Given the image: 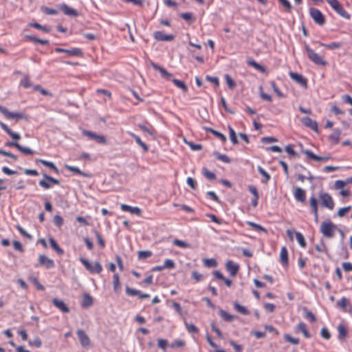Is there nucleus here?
Here are the masks:
<instances>
[{
    "label": "nucleus",
    "mask_w": 352,
    "mask_h": 352,
    "mask_svg": "<svg viewBox=\"0 0 352 352\" xmlns=\"http://www.w3.org/2000/svg\"><path fill=\"white\" fill-rule=\"evenodd\" d=\"M173 82L174 83V85L175 86H177L179 89H181L184 91H186L188 90L187 86L183 81L174 78V79H173Z\"/></svg>",
    "instance_id": "43"
},
{
    "label": "nucleus",
    "mask_w": 352,
    "mask_h": 352,
    "mask_svg": "<svg viewBox=\"0 0 352 352\" xmlns=\"http://www.w3.org/2000/svg\"><path fill=\"white\" fill-rule=\"evenodd\" d=\"M38 264L45 266L47 269L54 267V262L52 259L47 257L45 255L41 254L38 257Z\"/></svg>",
    "instance_id": "15"
},
{
    "label": "nucleus",
    "mask_w": 352,
    "mask_h": 352,
    "mask_svg": "<svg viewBox=\"0 0 352 352\" xmlns=\"http://www.w3.org/2000/svg\"><path fill=\"white\" fill-rule=\"evenodd\" d=\"M289 75L293 80L300 85L302 87L306 88L307 87V81L301 74L290 72Z\"/></svg>",
    "instance_id": "13"
},
{
    "label": "nucleus",
    "mask_w": 352,
    "mask_h": 352,
    "mask_svg": "<svg viewBox=\"0 0 352 352\" xmlns=\"http://www.w3.org/2000/svg\"><path fill=\"white\" fill-rule=\"evenodd\" d=\"M203 175L209 180H214L216 178L215 174L206 168H203Z\"/></svg>",
    "instance_id": "47"
},
{
    "label": "nucleus",
    "mask_w": 352,
    "mask_h": 352,
    "mask_svg": "<svg viewBox=\"0 0 352 352\" xmlns=\"http://www.w3.org/2000/svg\"><path fill=\"white\" fill-rule=\"evenodd\" d=\"M301 122L307 127L310 128L314 131H318V123L309 117H305L301 119Z\"/></svg>",
    "instance_id": "19"
},
{
    "label": "nucleus",
    "mask_w": 352,
    "mask_h": 352,
    "mask_svg": "<svg viewBox=\"0 0 352 352\" xmlns=\"http://www.w3.org/2000/svg\"><path fill=\"white\" fill-rule=\"evenodd\" d=\"M280 261L283 265L288 264V253L286 247H282L280 252Z\"/></svg>",
    "instance_id": "28"
},
{
    "label": "nucleus",
    "mask_w": 352,
    "mask_h": 352,
    "mask_svg": "<svg viewBox=\"0 0 352 352\" xmlns=\"http://www.w3.org/2000/svg\"><path fill=\"white\" fill-rule=\"evenodd\" d=\"M92 304H93L92 297L87 294H84L82 306L84 307H90Z\"/></svg>",
    "instance_id": "33"
},
{
    "label": "nucleus",
    "mask_w": 352,
    "mask_h": 352,
    "mask_svg": "<svg viewBox=\"0 0 352 352\" xmlns=\"http://www.w3.org/2000/svg\"><path fill=\"white\" fill-rule=\"evenodd\" d=\"M319 199L323 207L332 210L334 208V201L331 196L327 192H321L319 194Z\"/></svg>",
    "instance_id": "6"
},
{
    "label": "nucleus",
    "mask_w": 352,
    "mask_h": 352,
    "mask_svg": "<svg viewBox=\"0 0 352 352\" xmlns=\"http://www.w3.org/2000/svg\"><path fill=\"white\" fill-rule=\"evenodd\" d=\"M7 146L16 148L18 151L25 155H32L34 151L28 147H24L20 145L17 142H8L5 144Z\"/></svg>",
    "instance_id": "11"
},
{
    "label": "nucleus",
    "mask_w": 352,
    "mask_h": 352,
    "mask_svg": "<svg viewBox=\"0 0 352 352\" xmlns=\"http://www.w3.org/2000/svg\"><path fill=\"white\" fill-rule=\"evenodd\" d=\"M320 336L325 340H329L331 338V333L326 327L322 328Z\"/></svg>",
    "instance_id": "64"
},
{
    "label": "nucleus",
    "mask_w": 352,
    "mask_h": 352,
    "mask_svg": "<svg viewBox=\"0 0 352 352\" xmlns=\"http://www.w3.org/2000/svg\"><path fill=\"white\" fill-rule=\"evenodd\" d=\"M128 134L134 138L137 144H138L144 150V151H148V146L142 141L139 136L136 135L135 133L132 132H128Z\"/></svg>",
    "instance_id": "25"
},
{
    "label": "nucleus",
    "mask_w": 352,
    "mask_h": 352,
    "mask_svg": "<svg viewBox=\"0 0 352 352\" xmlns=\"http://www.w3.org/2000/svg\"><path fill=\"white\" fill-rule=\"evenodd\" d=\"M309 204L311 208V212L314 215L316 222L318 221V200L316 197L313 195L309 199Z\"/></svg>",
    "instance_id": "17"
},
{
    "label": "nucleus",
    "mask_w": 352,
    "mask_h": 352,
    "mask_svg": "<svg viewBox=\"0 0 352 352\" xmlns=\"http://www.w3.org/2000/svg\"><path fill=\"white\" fill-rule=\"evenodd\" d=\"M247 224L249 225L250 226H251L252 228H253L254 229H255L256 230H258V231H263V232H266V230L262 227L261 225H258L256 223H254V222H251V221H247Z\"/></svg>",
    "instance_id": "58"
},
{
    "label": "nucleus",
    "mask_w": 352,
    "mask_h": 352,
    "mask_svg": "<svg viewBox=\"0 0 352 352\" xmlns=\"http://www.w3.org/2000/svg\"><path fill=\"white\" fill-rule=\"evenodd\" d=\"M338 339L342 340L344 339L347 333L346 329L343 324H339L338 327Z\"/></svg>",
    "instance_id": "36"
},
{
    "label": "nucleus",
    "mask_w": 352,
    "mask_h": 352,
    "mask_svg": "<svg viewBox=\"0 0 352 352\" xmlns=\"http://www.w3.org/2000/svg\"><path fill=\"white\" fill-rule=\"evenodd\" d=\"M228 129H229L230 138L231 142L234 144H237L238 143V140H237V138H236V135L235 131H234V129L231 126H229Z\"/></svg>",
    "instance_id": "54"
},
{
    "label": "nucleus",
    "mask_w": 352,
    "mask_h": 352,
    "mask_svg": "<svg viewBox=\"0 0 352 352\" xmlns=\"http://www.w3.org/2000/svg\"><path fill=\"white\" fill-rule=\"evenodd\" d=\"M43 176L44 177V179L40 180L38 182V184L40 186L43 188L44 189H49L52 187V184H59L60 182L51 177L47 175L46 173H43Z\"/></svg>",
    "instance_id": "7"
},
{
    "label": "nucleus",
    "mask_w": 352,
    "mask_h": 352,
    "mask_svg": "<svg viewBox=\"0 0 352 352\" xmlns=\"http://www.w3.org/2000/svg\"><path fill=\"white\" fill-rule=\"evenodd\" d=\"M192 278L195 280L196 283H198L203 280L204 276L197 271H193L192 272Z\"/></svg>",
    "instance_id": "62"
},
{
    "label": "nucleus",
    "mask_w": 352,
    "mask_h": 352,
    "mask_svg": "<svg viewBox=\"0 0 352 352\" xmlns=\"http://www.w3.org/2000/svg\"><path fill=\"white\" fill-rule=\"evenodd\" d=\"M157 346L159 348L162 349L164 351H166V349H167V346H168V341L165 339H158Z\"/></svg>",
    "instance_id": "55"
},
{
    "label": "nucleus",
    "mask_w": 352,
    "mask_h": 352,
    "mask_svg": "<svg viewBox=\"0 0 352 352\" xmlns=\"http://www.w3.org/2000/svg\"><path fill=\"white\" fill-rule=\"evenodd\" d=\"M336 226L329 220L322 223L320 230L321 233L327 238H332L334 236Z\"/></svg>",
    "instance_id": "3"
},
{
    "label": "nucleus",
    "mask_w": 352,
    "mask_h": 352,
    "mask_svg": "<svg viewBox=\"0 0 352 352\" xmlns=\"http://www.w3.org/2000/svg\"><path fill=\"white\" fill-rule=\"evenodd\" d=\"M25 38L34 43H40L41 45H47L49 43L48 40H43V39L37 38H36L33 36H30V35L25 36Z\"/></svg>",
    "instance_id": "38"
},
{
    "label": "nucleus",
    "mask_w": 352,
    "mask_h": 352,
    "mask_svg": "<svg viewBox=\"0 0 352 352\" xmlns=\"http://www.w3.org/2000/svg\"><path fill=\"white\" fill-rule=\"evenodd\" d=\"M113 290L118 292L120 289V278L118 274L116 273L113 275Z\"/></svg>",
    "instance_id": "46"
},
{
    "label": "nucleus",
    "mask_w": 352,
    "mask_h": 352,
    "mask_svg": "<svg viewBox=\"0 0 352 352\" xmlns=\"http://www.w3.org/2000/svg\"><path fill=\"white\" fill-rule=\"evenodd\" d=\"M153 67L159 71L162 75V77L170 80L172 77V74L169 73L167 70H166L164 68L156 65V64H152Z\"/></svg>",
    "instance_id": "27"
},
{
    "label": "nucleus",
    "mask_w": 352,
    "mask_h": 352,
    "mask_svg": "<svg viewBox=\"0 0 352 352\" xmlns=\"http://www.w3.org/2000/svg\"><path fill=\"white\" fill-rule=\"evenodd\" d=\"M65 167L72 171V172H74L76 174H78L80 175H82V176H86V174L85 173H83L82 171L80 170V169L78 167H76V166H69V165H67V164H65Z\"/></svg>",
    "instance_id": "45"
},
{
    "label": "nucleus",
    "mask_w": 352,
    "mask_h": 352,
    "mask_svg": "<svg viewBox=\"0 0 352 352\" xmlns=\"http://www.w3.org/2000/svg\"><path fill=\"white\" fill-rule=\"evenodd\" d=\"M122 211L129 212L131 214L140 216L142 214L141 209L138 207H133L126 204H122L120 206Z\"/></svg>",
    "instance_id": "21"
},
{
    "label": "nucleus",
    "mask_w": 352,
    "mask_h": 352,
    "mask_svg": "<svg viewBox=\"0 0 352 352\" xmlns=\"http://www.w3.org/2000/svg\"><path fill=\"white\" fill-rule=\"evenodd\" d=\"M82 134L84 135L87 136V138H89V139L96 140L98 143H100V144H106L107 143L106 138L104 135H98L97 133H96L94 132L87 131V130H83Z\"/></svg>",
    "instance_id": "9"
},
{
    "label": "nucleus",
    "mask_w": 352,
    "mask_h": 352,
    "mask_svg": "<svg viewBox=\"0 0 352 352\" xmlns=\"http://www.w3.org/2000/svg\"><path fill=\"white\" fill-rule=\"evenodd\" d=\"M303 310L305 312V317L306 319L309 320L310 322H312L316 321V317L311 311L307 310V309L305 307L303 308Z\"/></svg>",
    "instance_id": "52"
},
{
    "label": "nucleus",
    "mask_w": 352,
    "mask_h": 352,
    "mask_svg": "<svg viewBox=\"0 0 352 352\" xmlns=\"http://www.w3.org/2000/svg\"><path fill=\"white\" fill-rule=\"evenodd\" d=\"M329 6L342 17L349 19L350 14L343 8L338 0H326Z\"/></svg>",
    "instance_id": "4"
},
{
    "label": "nucleus",
    "mask_w": 352,
    "mask_h": 352,
    "mask_svg": "<svg viewBox=\"0 0 352 352\" xmlns=\"http://www.w3.org/2000/svg\"><path fill=\"white\" fill-rule=\"evenodd\" d=\"M153 37L158 41H173L175 36L172 34H165L161 31H156L153 33Z\"/></svg>",
    "instance_id": "16"
},
{
    "label": "nucleus",
    "mask_w": 352,
    "mask_h": 352,
    "mask_svg": "<svg viewBox=\"0 0 352 352\" xmlns=\"http://www.w3.org/2000/svg\"><path fill=\"white\" fill-rule=\"evenodd\" d=\"M337 306L343 311L352 313V305L346 297H342L337 302Z\"/></svg>",
    "instance_id": "10"
},
{
    "label": "nucleus",
    "mask_w": 352,
    "mask_h": 352,
    "mask_svg": "<svg viewBox=\"0 0 352 352\" xmlns=\"http://www.w3.org/2000/svg\"><path fill=\"white\" fill-rule=\"evenodd\" d=\"M295 235H296V241H298L299 245L301 247L305 248L306 246V242H305L303 235L299 232H296Z\"/></svg>",
    "instance_id": "41"
},
{
    "label": "nucleus",
    "mask_w": 352,
    "mask_h": 352,
    "mask_svg": "<svg viewBox=\"0 0 352 352\" xmlns=\"http://www.w3.org/2000/svg\"><path fill=\"white\" fill-rule=\"evenodd\" d=\"M36 162H38L41 163L43 165L50 168V169H52L53 171H54L56 173H59V170L57 168V167L52 162H49V161H47L45 160H41V159L36 160Z\"/></svg>",
    "instance_id": "30"
},
{
    "label": "nucleus",
    "mask_w": 352,
    "mask_h": 352,
    "mask_svg": "<svg viewBox=\"0 0 352 352\" xmlns=\"http://www.w3.org/2000/svg\"><path fill=\"white\" fill-rule=\"evenodd\" d=\"M80 261L86 268V270L91 274H100L102 271V266L98 261L92 264L85 258H80Z\"/></svg>",
    "instance_id": "2"
},
{
    "label": "nucleus",
    "mask_w": 352,
    "mask_h": 352,
    "mask_svg": "<svg viewBox=\"0 0 352 352\" xmlns=\"http://www.w3.org/2000/svg\"><path fill=\"white\" fill-rule=\"evenodd\" d=\"M126 293L130 296H138L141 294V291L130 288L129 287H126Z\"/></svg>",
    "instance_id": "50"
},
{
    "label": "nucleus",
    "mask_w": 352,
    "mask_h": 352,
    "mask_svg": "<svg viewBox=\"0 0 352 352\" xmlns=\"http://www.w3.org/2000/svg\"><path fill=\"white\" fill-rule=\"evenodd\" d=\"M6 118L9 120H21L25 118V115L23 113L19 112H11L8 111Z\"/></svg>",
    "instance_id": "26"
},
{
    "label": "nucleus",
    "mask_w": 352,
    "mask_h": 352,
    "mask_svg": "<svg viewBox=\"0 0 352 352\" xmlns=\"http://www.w3.org/2000/svg\"><path fill=\"white\" fill-rule=\"evenodd\" d=\"M257 169H258V173L263 177V179H262V182L263 183L268 182L271 179L270 175L260 166H258L257 167Z\"/></svg>",
    "instance_id": "31"
},
{
    "label": "nucleus",
    "mask_w": 352,
    "mask_h": 352,
    "mask_svg": "<svg viewBox=\"0 0 352 352\" xmlns=\"http://www.w3.org/2000/svg\"><path fill=\"white\" fill-rule=\"evenodd\" d=\"M319 45L320 46L325 47L329 50L338 49V48H340L342 45L340 43H336V42H333V43H328V44L319 43Z\"/></svg>",
    "instance_id": "39"
},
{
    "label": "nucleus",
    "mask_w": 352,
    "mask_h": 352,
    "mask_svg": "<svg viewBox=\"0 0 352 352\" xmlns=\"http://www.w3.org/2000/svg\"><path fill=\"white\" fill-rule=\"evenodd\" d=\"M351 207L350 206L340 208L338 211V216L340 217H344L351 210Z\"/></svg>",
    "instance_id": "63"
},
{
    "label": "nucleus",
    "mask_w": 352,
    "mask_h": 352,
    "mask_svg": "<svg viewBox=\"0 0 352 352\" xmlns=\"http://www.w3.org/2000/svg\"><path fill=\"white\" fill-rule=\"evenodd\" d=\"M309 12L310 16L316 24L322 26L325 23V16L320 10L315 8H310Z\"/></svg>",
    "instance_id": "5"
},
{
    "label": "nucleus",
    "mask_w": 352,
    "mask_h": 352,
    "mask_svg": "<svg viewBox=\"0 0 352 352\" xmlns=\"http://www.w3.org/2000/svg\"><path fill=\"white\" fill-rule=\"evenodd\" d=\"M234 309L239 313L243 315H248L250 314L249 311L243 306L241 305L238 302L234 303Z\"/></svg>",
    "instance_id": "37"
},
{
    "label": "nucleus",
    "mask_w": 352,
    "mask_h": 352,
    "mask_svg": "<svg viewBox=\"0 0 352 352\" xmlns=\"http://www.w3.org/2000/svg\"><path fill=\"white\" fill-rule=\"evenodd\" d=\"M304 153L309 158L315 161H326L327 160V157H322L318 156L315 155L310 150H305L304 151Z\"/></svg>",
    "instance_id": "29"
},
{
    "label": "nucleus",
    "mask_w": 352,
    "mask_h": 352,
    "mask_svg": "<svg viewBox=\"0 0 352 352\" xmlns=\"http://www.w3.org/2000/svg\"><path fill=\"white\" fill-rule=\"evenodd\" d=\"M151 255H152V252L149 250L140 251L138 252V257L140 259L141 258H142V259L147 258L150 257Z\"/></svg>",
    "instance_id": "60"
},
{
    "label": "nucleus",
    "mask_w": 352,
    "mask_h": 352,
    "mask_svg": "<svg viewBox=\"0 0 352 352\" xmlns=\"http://www.w3.org/2000/svg\"><path fill=\"white\" fill-rule=\"evenodd\" d=\"M52 303L56 308L59 309L63 313H68L69 311L68 307L62 300L54 298L52 300Z\"/></svg>",
    "instance_id": "22"
},
{
    "label": "nucleus",
    "mask_w": 352,
    "mask_h": 352,
    "mask_svg": "<svg viewBox=\"0 0 352 352\" xmlns=\"http://www.w3.org/2000/svg\"><path fill=\"white\" fill-rule=\"evenodd\" d=\"M173 244L176 246H178L179 248H190V244L184 241H181L179 239H175L173 241Z\"/></svg>",
    "instance_id": "49"
},
{
    "label": "nucleus",
    "mask_w": 352,
    "mask_h": 352,
    "mask_svg": "<svg viewBox=\"0 0 352 352\" xmlns=\"http://www.w3.org/2000/svg\"><path fill=\"white\" fill-rule=\"evenodd\" d=\"M284 339L291 343V344H298L299 342H300V340L298 338H293L292 336H291L289 334H285L284 335Z\"/></svg>",
    "instance_id": "48"
},
{
    "label": "nucleus",
    "mask_w": 352,
    "mask_h": 352,
    "mask_svg": "<svg viewBox=\"0 0 352 352\" xmlns=\"http://www.w3.org/2000/svg\"><path fill=\"white\" fill-rule=\"evenodd\" d=\"M54 223L57 227L60 228L63 225L64 220L62 217L56 215L54 217Z\"/></svg>",
    "instance_id": "59"
},
{
    "label": "nucleus",
    "mask_w": 352,
    "mask_h": 352,
    "mask_svg": "<svg viewBox=\"0 0 352 352\" xmlns=\"http://www.w3.org/2000/svg\"><path fill=\"white\" fill-rule=\"evenodd\" d=\"M57 53H67L71 56H82V52L80 49L77 47H73L72 49H63L57 47L55 49Z\"/></svg>",
    "instance_id": "12"
},
{
    "label": "nucleus",
    "mask_w": 352,
    "mask_h": 352,
    "mask_svg": "<svg viewBox=\"0 0 352 352\" xmlns=\"http://www.w3.org/2000/svg\"><path fill=\"white\" fill-rule=\"evenodd\" d=\"M164 268L173 269L175 267V263L171 259H166L163 264Z\"/></svg>",
    "instance_id": "61"
},
{
    "label": "nucleus",
    "mask_w": 352,
    "mask_h": 352,
    "mask_svg": "<svg viewBox=\"0 0 352 352\" xmlns=\"http://www.w3.org/2000/svg\"><path fill=\"white\" fill-rule=\"evenodd\" d=\"M76 334L78 336V340L80 342L81 346L83 348H89L91 346V341L89 336L86 334V333L82 330L78 329L76 331Z\"/></svg>",
    "instance_id": "8"
},
{
    "label": "nucleus",
    "mask_w": 352,
    "mask_h": 352,
    "mask_svg": "<svg viewBox=\"0 0 352 352\" xmlns=\"http://www.w3.org/2000/svg\"><path fill=\"white\" fill-rule=\"evenodd\" d=\"M20 85L24 88H29L32 86V83L28 76H25L20 81Z\"/></svg>",
    "instance_id": "51"
},
{
    "label": "nucleus",
    "mask_w": 352,
    "mask_h": 352,
    "mask_svg": "<svg viewBox=\"0 0 352 352\" xmlns=\"http://www.w3.org/2000/svg\"><path fill=\"white\" fill-rule=\"evenodd\" d=\"M226 269L230 276H235L239 270V265L230 260L226 263Z\"/></svg>",
    "instance_id": "14"
},
{
    "label": "nucleus",
    "mask_w": 352,
    "mask_h": 352,
    "mask_svg": "<svg viewBox=\"0 0 352 352\" xmlns=\"http://www.w3.org/2000/svg\"><path fill=\"white\" fill-rule=\"evenodd\" d=\"M185 327L189 333H197L199 331L198 328L192 324H189L185 322Z\"/></svg>",
    "instance_id": "56"
},
{
    "label": "nucleus",
    "mask_w": 352,
    "mask_h": 352,
    "mask_svg": "<svg viewBox=\"0 0 352 352\" xmlns=\"http://www.w3.org/2000/svg\"><path fill=\"white\" fill-rule=\"evenodd\" d=\"M206 130L207 131L210 132L214 135H215L217 138H219L223 142H225L226 141V137L222 134L221 133L217 131L212 129L210 128H206Z\"/></svg>",
    "instance_id": "35"
},
{
    "label": "nucleus",
    "mask_w": 352,
    "mask_h": 352,
    "mask_svg": "<svg viewBox=\"0 0 352 352\" xmlns=\"http://www.w3.org/2000/svg\"><path fill=\"white\" fill-rule=\"evenodd\" d=\"M203 263L207 267H214L217 265V262L214 258H205L203 260Z\"/></svg>",
    "instance_id": "40"
},
{
    "label": "nucleus",
    "mask_w": 352,
    "mask_h": 352,
    "mask_svg": "<svg viewBox=\"0 0 352 352\" xmlns=\"http://www.w3.org/2000/svg\"><path fill=\"white\" fill-rule=\"evenodd\" d=\"M247 224L249 225L250 226H251L252 228H253L254 229H255L256 230H258V231H263V232H266V230L262 227L261 225H258L256 223H254V222H251V221H247Z\"/></svg>",
    "instance_id": "57"
},
{
    "label": "nucleus",
    "mask_w": 352,
    "mask_h": 352,
    "mask_svg": "<svg viewBox=\"0 0 352 352\" xmlns=\"http://www.w3.org/2000/svg\"><path fill=\"white\" fill-rule=\"evenodd\" d=\"M296 332H300L305 338H311V333L307 329V324L303 322H300L296 327Z\"/></svg>",
    "instance_id": "18"
},
{
    "label": "nucleus",
    "mask_w": 352,
    "mask_h": 352,
    "mask_svg": "<svg viewBox=\"0 0 352 352\" xmlns=\"http://www.w3.org/2000/svg\"><path fill=\"white\" fill-rule=\"evenodd\" d=\"M248 63L249 65L252 66L256 69H257V70H258V71H260L261 72H265V68L264 67H263L262 65H261L260 64L257 63L254 60H248Z\"/></svg>",
    "instance_id": "42"
},
{
    "label": "nucleus",
    "mask_w": 352,
    "mask_h": 352,
    "mask_svg": "<svg viewBox=\"0 0 352 352\" xmlns=\"http://www.w3.org/2000/svg\"><path fill=\"white\" fill-rule=\"evenodd\" d=\"M214 155L217 157V159H218L219 160L222 161L225 163L230 162V158L226 155L221 154L219 152H214Z\"/></svg>",
    "instance_id": "44"
},
{
    "label": "nucleus",
    "mask_w": 352,
    "mask_h": 352,
    "mask_svg": "<svg viewBox=\"0 0 352 352\" xmlns=\"http://www.w3.org/2000/svg\"><path fill=\"white\" fill-rule=\"evenodd\" d=\"M220 316L226 321L231 322L234 320V316L226 312L224 310L221 309L219 311Z\"/></svg>",
    "instance_id": "34"
},
{
    "label": "nucleus",
    "mask_w": 352,
    "mask_h": 352,
    "mask_svg": "<svg viewBox=\"0 0 352 352\" xmlns=\"http://www.w3.org/2000/svg\"><path fill=\"white\" fill-rule=\"evenodd\" d=\"M225 79L226 81V84L228 86L230 89H233L236 86L235 82L234 80L231 78V76L228 74L225 75Z\"/></svg>",
    "instance_id": "53"
},
{
    "label": "nucleus",
    "mask_w": 352,
    "mask_h": 352,
    "mask_svg": "<svg viewBox=\"0 0 352 352\" xmlns=\"http://www.w3.org/2000/svg\"><path fill=\"white\" fill-rule=\"evenodd\" d=\"M305 50L307 52L309 59L318 65L324 66L327 65L326 60H324L318 53L315 52L307 45H305Z\"/></svg>",
    "instance_id": "1"
},
{
    "label": "nucleus",
    "mask_w": 352,
    "mask_h": 352,
    "mask_svg": "<svg viewBox=\"0 0 352 352\" xmlns=\"http://www.w3.org/2000/svg\"><path fill=\"white\" fill-rule=\"evenodd\" d=\"M341 130L339 129H333L332 133L329 136V140L333 144H338L340 141Z\"/></svg>",
    "instance_id": "24"
},
{
    "label": "nucleus",
    "mask_w": 352,
    "mask_h": 352,
    "mask_svg": "<svg viewBox=\"0 0 352 352\" xmlns=\"http://www.w3.org/2000/svg\"><path fill=\"white\" fill-rule=\"evenodd\" d=\"M49 242H50L52 248L54 250H56L58 254H60V255L63 254V253H64L63 250L59 247V245L57 244L56 241L53 238H50L49 239Z\"/></svg>",
    "instance_id": "32"
},
{
    "label": "nucleus",
    "mask_w": 352,
    "mask_h": 352,
    "mask_svg": "<svg viewBox=\"0 0 352 352\" xmlns=\"http://www.w3.org/2000/svg\"><path fill=\"white\" fill-rule=\"evenodd\" d=\"M60 8L63 12L67 16H76L78 15V12L76 10L69 7L66 4L61 5Z\"/></svg>",
    "instance_id": "23"
},
{
    "label": "nucleus",
    "mask_w": 352,
    "mask_h": 352,
    "mask_svg": "<svg viewBox=\"0 0 352 352\" xmlns=\"http://www.w3.org/2000/svg\"><path fill=\"white\" fill-rule=\"evenodd\" d=\"M294 196L297 201L304 203L306 199L305 191L300 187H296L294 190Z\"/></svg>",
    "instance_id": "20"
}]
</instances>
